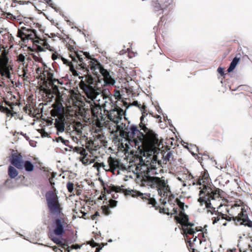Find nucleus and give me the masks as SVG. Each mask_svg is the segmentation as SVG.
Instances as JSON below:
<instances>
[{
    "label": "nucleus",
    "mask_w": 252,
    "mask_h": 252,
    "mask_svg": "<svg viewBox=\"0 0 252 252\" xmlns=\"http://www.w3.org/2000/svg\"><path fill=\"white\" fill-rule=\"evenodd\" d=\"M67 48L70 52V58L74 63H80L79 66L81 68H90L91 73L99 82H103L104 86L114 85L116 81L113 76V72L105 69L98 60L92 58L89 52L79 50L70 44Z\"/></svg>",
    "instance_id": "obj_1"
},
{
    "label": "nucleus",
    "mask_w": 252,
    "mask_h": 252,
    "mask_svg": "<svg viewBox=\"0 0 252 252\" xmlns=\"http://www.w3.org/2000/svg\"><path fill=\"white\" fill-rule=\"evenodd\" d=\"M192 179H193V184L196 185H202V188L200 187L199 198L198 201L202 205L205 204L206 208L211 209L214 212L212 214H215L217 216L212 218L213 223H217L221 218H224V215L221 213L216 211V208L214 207L211 202V200H215L220 199V194L221 190L215 187L211 182L209 175L208 173L201 172L199 177H194L191 174L189 175Z\"/></svg>",
    "instance_id": "obj_2"
},
{
    "label": "nucleus",
    "mask_w": 252,
    "mask_h": 252,
    "mask_svg": "<svg viewBox=\"0 0 252 252\" xmlns=\"http://www.w3.org/2000/svg\"><path fill=\"white\" fill-rule=\"evenodd\" d=\"M45 197L50 212L57 216L53 220V229L49 233L54 234L58 237H62L65 233V222L64 219L60 217L62 209L58 196L53 190H49L46 192Z\"/></svg>",
    "instance_id": "obj_3"
},
{
    "label": "nucleus",
    "mask_w": 252,
    "mask_h": 252,
    "mask_svg": "<svg viewBox=\"0 0 252 252\" xmlns=\"http://www.w3.org/2000/svg\"><path fill=\"white\" fill-rule=\"evenodd\" d=\"M79 78L82 79L79 84V87L83 93L94 103H98V104H100L99 102L100 98L98 97L99 96L102 97V95L100 94L95 89L93 78L92 76L90 77L81 76Z\"/></svg>",
    "instance_id": "obj_4"
},
{
    "label": "nucleus",
    "mask_w": 252,
    "mask_h": 252,
    "mask_svg": "<svg viewBox=\"0 0 252 252\" xmlns=\"http://www.w3.org/2000/svg\"><path fill=\"white\" fill-rule=\"evenodd\" d=\"M157 174L156 169H151L149 167H147L145 170L141 171L139 176H141V184L143 186H147L153 189L158 188L161 180L159 177L152 176Z\"/></svg>",
    "instance_id": "obj_5"
},
{
    "label": "nucleus",
    "mask_w": 252,
    "mask_h": 252,
    "mask_svg": "<svg viewBox=\"0 0 252 252\" xmlns=\"http://www.w3.org/2000/svg\"><path fill=\"white\" fill-rule=\"evenodd\" d=\"M140 130H143L146 134L149 144L153 147H158L160 143L158 138V135L153 130L148 128L145 124V121H141L139 125Z\"/></svg>",
    "instance_id": "obj_6"
},
{
    "label": "nucleus",
    "mask_w": 252,
    "mask_h": 252,
    "mask_svg": "<svg viewBox=\"0 0 252 252\" xmlns=\"http://www.w3.org/2000/svg\"><path fill=\"white\" fill-rule=\"evenodd\" d=\"M119 190L121 192L124 193L126 195H131L132 197H140L144 201L147 202L148 204H153V202L155 200H153L150 197V193H143L139 191L131 189H126L125 186H122L120 188Z\"/></svg>",
    "instance_id": "obj_7"
},
{
    "label": "nucleus",
    "mask_w": 252,
    "mask_h": 252,
    "mask_svg": "<svg viewBox=\"0 0 252 252\" xmlns=\"http://www.w3.org/2000/svg\"><path fill=\"white\" fill-rule=\"evenodd\" d=\"M61 57V60L63 61V64L67 65L69 67V69L70 71H71L73 75H79V72H78L76 70H75V68L78 69H83V70H86L88 72L91 71L90 68H81L79 66L80 63H74L72 59H71V61H70L69 60L63 58V56H60Z\"/></svg>",
    "instance_id": "obj_8"
},
{
    "label": "nucleus",
    "mask_w": 252,
    "mask_h": 252,
    "mask_svg": "<svg viewBox=\"0 0 252 252\" xmlns=\"http://www.w3.org/2000/svg\"><path fill=\"white\" fill-rule=\"evenodd\" d=\"M233 220L236 222H240L241 225H244L252 228V221L249 219L247 213L246 211H243V209H242V211L238 214V217H233Z\"/></svg>",
    "instance_id": "obj_9"
},
{
    "label": "nucleus",
    "mask_w": 252,
    "mask_h": 252,
    "mask_svg": "<svg viewBox=\"0 0 252 252\" xmlns=\"http://www.w3.org/2000/svg\"><path fill=\"white\" fill-rule=\"evenodd\" d=\"M23 157L20 153H12L10 156L9 161L12 165L18 169H22V164L24 162Z\"/></svg>",
    "instance_id": "obj_10"
},
{
    "label": "nucleus",
    "mask_w": 252,
    "mask_h": 252,
    "mask_svg": "<svg viewBox=\"0 0 252 252\" xmlns=\"http://www.w3.org/2000/svg\"><path fill=\"white\" fill-rule=\"evenodd\" d=\"M23 42L26 43H28L29 40H31L34 43L41 44L43 41V39L41 38L37 34L36 30L32 32H30L28 34L23 38L21 39Z\"/></svg>",
    "instance_id": "obj_11"
},
{
    "label": "nucleus",
    "mask_w": 252,
    "mask_h": 252,
    "mask_svg": "<svg viewBox=\"0 0 252 252\" xmlns=\"http://www.w3.org/2000/svg\"><path fill=\"white\" fill-rule=\"evenodd\" d=\"M48 237L54 243L60 247L64 248L65 247L67 246V244H66L65 243L63 242V240L64 241L65 240L63 236L58 237L54 234L48 233Z\"/></svg>",
    "instance_id": "obj_12"
},
{
    "label": "nucleus",
    "mask_w": 252,
    "mask_h": 252,
    "mask_svg": "<svg viewBox=\"0 0 252 252\" xmlns=\"http://www.w3.org/2000/svg\"><path fill=\"white\" fill-rule=\"evenodd\" d=\"M151 6L153 12L157 15L163 13L164 8L161 6L158 0H151Z\"/></svg>",
    "instance_id": "obj_13"
},
{
    "label": "nucleus",
    "mask_w": 252,
    "mask_h": 252,
    "mask_svg": "<svg viewBox=\"0 0 252 252\" xmlns=\"http://www.w3.org/2000/svg\"><path fill=\"white\" fill-rule=\"evenodd\" d=\"M35 30L32 28L30 26V28H28L24 26H21L18 28L17 32V36L20 39H23V38L28 34L30 32H32Z\"/></svg>",
    "instance_id": "obj_14"
},
{
    "label": "nucleus",
    "mask_w": 252,
    "mask_h": 252,
    "mask_svg": "<svg viewBox=\"0 0 252 252\" xmlns=\"http://www.w3.org/2000/svg\"><path fill=\"white\" fill-rule=\"evenodd\" d=\"M54 125L57 129V135H59L60 133H62L64 131L65 122L63 120L56 119Z\"/></svg>",
    "instance_id": "obj_15"
},
{
    "label": "nucleus",
    "mask_w": 252,
    "mask_h": 252,
    "mask_svg": "<svg viewBox=\"0 0 252 252\" xmlns=\"http://www.w3.org/2000/svg\"><path fill=\"white\" fill-rule=\"evenodd\" d=\"M241 60V55L240 54H237L235 57L232 59L230 63V64L228 67L227 71L228 72H232L236 67L238 63Z\"/></svg>",
    "instance_id": "obj_16"
},
{
    "label": "nucleus",
    "mask_w": 252,
    "mask_h": 252,
    "mask_svg": "<svg viewBox=\"0 0 252 252\" xmlns=\"http://www.w3.org/2000/svg\"><path fill=\"white\" fill-rule=\"evenodd\" d=\"M174 219L177 223L182 225H184V223L185 224L189 220V216L185 212L180 214V215L177 214L174 217Z\"/></svg>",
    "instance_id": "obj_17"
},
{
    "label": "nucleus",
    "mask_w": 252,
    "mask_h": 252,
    "mask_svg": "<svg viewBox=\"0 0 252 252\" xmlns=\"http://www.w3.org/2000/svg\"><path fill=\"white\" fill-rule=\"evenodd\" d=\"M167 199L168 204L171 206V207L172 208V210H171V211L172 212V213H171V215L178 214V208L175 207V206L176 204H177V203L178 202L180 199L178 198H176L175 199Z\"/></svg>",
    "instance_id": "obj_18"
},
{
    "label": "nucleus",
    "mask_w": 252,
    "mask_h": 252,
    "mask_svg": "<svg viewBox=\"0 0 252 252\" xmlns=\"http://www.w3.org/2000/svg\"><path fill=\"white\" fill-rule=\"evenodd\" d=\"M23 168H24L27 172H31L34 169V165L30 160H24L22 164V169Z\"/></svg>",
    "instance_id": "obj_19"
},
{
    "label": "nucleus",
    "mask_w": 252,
    "mask_h": 252,
    "mask_svg": "<svg viewBox=\"0 0 252 252\" xmlns=\"http://www.w3.org/2000/svg\"><path fill=\"white\" fill-rule=\"evenodd\" d=\"M15 168L11 165L8 167V175L11 179L15 178L18 175V171Z\"/></svg>",
    "instance_id": "obj_20"
},
{
    "label": "nucleus",
    "mask_w": 252,
    "mask_h": 252,
    "mask_svg": "<svg viewBox=\"0 0 252 252\" xmlns=\"http://www.w3.org/2000/svg\"><path fill=\"white\" fill-rule=\"evenodd\" d=\"M77 238V237L76 234L74 235V232L71 231L69 235L64 239V241L65 242L66 244H67V246L68 247V245L76 242Z\"/></svg>",
    "instance_id": "obj_21"
},
{
    "label": "nucleus",
    "mask_w": 252,
    "mask_h": 252,
    "mask_svg": "<svg viewBox=\"0 0 252 252\" xmlns=\"http://www.w3.org/2000/svg\"><path fill=\"white\" fill-rule=\"evenodd\" d=\"M139 129L135 125H131L129 128L128 135L131 138H134L136 133H138Z\"/></svg>",
    "instance_id": "obj_22"
},
{
    "label": "nucleus",
    "mask_w": 252,
    "mask_h": 252,
    "mask_svg": "<svg viewBox=\"0 0 252 252\" xmlns=\"http://www.w3.org/2000/svg\"><path fill=\"white\" fill-rule=\"evenodd\" d=\"M147 107L146 105L143 104L142 105V107L140 109V111H141L142 116L140 117V121H144V118L146 116L148 115L147 110Z\"/></svg>",
    "instance_id": "obj_23"
},
{
    "label": "nucleus",
    "mask_w": 252,
    "mask_h": 252,
    "mask_svg": "<svg viewBox=\"0 0 252 252\" xmlns=\"http://www.w3.org/2000/svg\"><path fill=\"white\" fill-rule=\"evenodd\" d=\"M32 20H33L32 18H27L26 17H23V20L22 21H20L19 22V26H20L22 24H23L25 25H26L28 26H29L30 27Z\"/></svg>",
    "instance_id": "obj_24"
},
{
    "label": "nucleus",
    "mask_w": 252,
    "mask_h": 252,
    "mask_svg": "<svg viewBox=\"0 0 252 252\" xmlns=\"http://www.w3.org/2000/svg\"><path fill=\"white\" fill-rule=\"evenodd\" d=\"M56 141L57 142H61L62 143H63V145H64L65 146H67V147H69L71 149L72 148V146H70L69 145V141L68 140L64 139L62 136H59L58 137H57L56 138Z\"/></svg>",
    "instance_id": "obj_25"
},
{
    "label": "nucleus",
    "mask_w": 252,
    "mask_h": 252,
    "mask_svg": "<svg viewBox=\"0 0 252 252\" xmlns=\"http://www.w3.org/2000/svg\"><path fill=\"white\" fill-rule=\"evenodd\" d=\"M5 16L7 18L10 19L11 20H17L18 21H20L22 20L21 16L19 15L17 17L15 16H14L13 14H12L10 13H6Z\"/></svg>",
    "instance_id": "obj_26"
},
{
    "label": "nucleus",
    "mask_w": 252,
    "mask_h": 252,
    "mask_svg": "<svg viewBox=\"0 0 252 252\" xmlns=\"http://www.w3.org/2000/svg\"><path fill=\"white\" fill-rule=\"evenodd\" d=\"M12 3L11 4V6L12 7H16V5H14V3H18L19 4H28L30 3L31 2L30 1H23V0H12Z\"/></svg>",
    "instance_id": "obj_27"
},
{
    "label": "nucleus",
    "mask_w": 252,
    "mask_h": 252,
    "mask_svg": "<svg viewBox=\"0 0 252 252\" xmlns=\"http://www.w3.org/2000/svg\"><path fill=\"white\" fill-rule=\"evenodd\" d=\"M102 213L104 215L108 216L111 214V211L109 207L107 205H103L101 206Z\"/></svg>",
    "instance_id": "obj_28"
},
{
    "label": "nucleus",
    "mask_w": 252,
    "mask_h": 252,
    "mask_svg": "<svg viewBox=\"0 0 252 252\" xmlns=\"http://www.w3.org/2000/svg\"><path fill=\"white\" fill-rule=\"evenodd\" d=\"M1 76L5 77V78L11 79V75L9 69H5L1 73Z\"/></svg>",
    "instance_id": "obj_29"
},
{
    "label": "nucleus",
    "mask_w": 252,
    "mask_h": 252,
    "mask_svg": "<svg viewBox=\"0 0 252 252\" xmlns=\"http://www.w3.org/2000/svg\"><path fill=\"white\" fill-rule=\"evenodd\" d=\"M12 179H7L4 182V185L9 189H13L14 188V186L12 184Z\"/></svg>",
    "instance_id": "obj_30"
},
{
    "label": "nucleus",
    "mask_w": 252,
    "mask_h": 252,
    "mask_svg": "<svg viewBox=\"0 0 252 252\" xmlns=\"http://www.w3.org/2000/svg\"><path fill=\"white\" fill-rule=\"evenodd\" d=\"M67 189L69 192H72L74 189V184L71 182H68L66 184Z\"/></svg>",
    "instance_id": "obj_31"
},
{
    "label": "nucleus",
    "mask_w": 252,
    "mask_h": 252,
    "mask_svg": "<svg viewBox=\"0 0 252 252\" xmlns=\"http://www.w3.org/2000/svg\"><path fill=\"white\" fill-rule=\"evenodd\" d=\"M178 207H179L180 208V214H182V213H184L185 212H184V207H185V203L181 202L180 201V200H179L178 202L177 203V204Z\"/></svg>",
    "instance_id": "obj_32"
},
{
    "label": "nucleus",
    "mask_w": 252,
    "mask_h": 252,
    "mask_svg": "<svg viewBox=\"0 0 252 252\" xmlns=\"http://www.w3.org/2000/svg\"><path fill=\"white\" fill-rule=\"evenodd\" d=\"M25 57L22 54H20L17 56V61L19 63H25Z\"/></svg>",
    "instance_id": "obj_33"
},
{
    "label": "nucleus",
    "mask_w": 252,
    "mask_h": 252,
    "mask_svg": "<svg viewBox=\"0 0 252 252\" xmlns=\"http://www.w3.org/2000/svg\"><path fill=\"white\" fill-rule=\"evenodd\" d=\"M172 155V151L168 152L164 156V160L166 161H170Z\"/></svg>",
    "instance_id": "obj_34"
},
{
    "label": "nucleus",
    "mask_w": 252,
    "mask_h": 252,
    "mask_svg": "<svg viewBox=\"0 0 252 252\" xmlns=\"http://www.w3.org/2000/svg\"><path fill=\"white\" fill-rule=\"evenodd\" d=\"M63 105L62 104L58 105L55 108V111L58 114H61L63 113Z\"/></svg>",
    "instance_id": "obj_35"
},
{
    "label": "nucleus",
    "mask_w": 252,
    "mask_h": 252,
    "mask_svg": "<svg viewBox=\"0 0 252 252\" xmlns=\"http://www.w3.org/2000/svg\"><path fill=\"white\" fill-rule=\"evenodd\" d=\"M197 238V236H195V237L193 238L192 242H191V239H189L187 241V245H188V246H189V247L191 249H192V244H193V243H194L196 241Z\"/></svg>",
    "instance_id": "obj_36"
},
{
    "label": "nucleus",
    "mask_w": 252,
    "mask_h": 252,
    "mask_svg": "<svg viewBox=\"0 0 252 252\" xmlns=\"http://www.w3.org/2000/svg\"><path fill=\"white\" fill-rule=\"evenodd\" d=\"M174 0H167L166 1L164 4H163V8L165 9L166 7H167L168 6H170L171 4H172L173 3Z\"/></svg>",
    "instance_id": "obj_37"
},
{
    "label": "nucleus",
    "mask_w": 252,
    "mask_h": 252,
    "mask_svg": "<svg viewBox=\"0 0 252 252\" xmlns=\"http://www.w3.org/2000/svg\"><path fill=\"white\" fill-rule=\"evenodd\" d=\"M109 205L110 206V207L111 208H114L115 207H116L117 205V201H116L115 200H113V199H110L109 200Z\"/></svg>",
    "instance_id": "obj_38"
},
{
    "label": "nucleus",
    "mask_w": 252,
    "mask_h": 252,
    "mask_svg": "<svg viewBox=\"0 0 252 252\" xmlns=\"http://www.w3.org/2000/svg\"><path fill=\"white\" fill-rule=\"evenodd\" d=\"M190 150L191 151V152H198L199 151L198 148L195 145L190 144Z\"/></svg>",
    "instance_id": "obj_39"
},
{
    "label": "nucleus",
    "mask_w": 252,
    "mask_h": 252,
    "mask_svg": "<svg viewBox=\"0 0 252 252\" xmlns=\"http://www.w3.org/2000/svg\"><path fill=\"white\" fill-rule=\"evenodd\" d=\"M187 233L193 235V236H194V234L195 233V231L194 230V229L192 228H189L187 229L186 231Z\"/></svg>",
    "instance_id": "obj_40"
},
{
    "label": "nucleus",
    "mask_w": 252,
    "mask_h": 252,
    "mask_svg": "<svg viewBox=\"0 0 252 252\" xmlns=\"http://www.w3.org/2000/svg\"><path fill=\"white\" fill-rule=\"evenodd\" d=\"M217 71L222 76H223L225 75L224 73V68L220 66L218 67Z\"/></svg>",
    "instance_id": "obj_41"
},
{
    "label": "nucleus",
    "mask_w": 252,
    "mask_h": 252,
    "mask_svg": "<svg viewBox=\"0 0 252 252\" xmlns=\"http://www.w3.org/2000/svg\"><path fill=\"white\" fill-rule=\"evenodd\" d=\"M166 196V197L167 198V197L168 196V197L167 199H175L174 198H175V195L174 194H173L172 193H170V194L168 195V193L167 192H164V194H163V196Z\"/></svg>",
    "instance_id": "obj_42"
},
{
    "label": "nucleus",
    "mask_w": 252,
    "mask_h": 252,
    "mask_svg": "<svg viewBox=\"0 0 252 252\" xmlns=\"http://www.w3.org/2000/svg\"><path fill=\"white\" fill-rule=\"evenodd\" d=\"M183 142L184 143V144H183V145H184V147H185L186 148H187L190 151V152L191 153V154L194 157H196V155H195V153H194L193 152H191V151L190 150V147H189L188 146V144L187 143H186V142H184V141H183Z\"/></svg>",
    "instance_id": "obj_43"
},
{
    "label": "nucleus",
    "mask_w": 252,
    "mask_h": 252,
    "mask_svg": "<svg viewBox=\"0 0 252 252\" xmlns=\"http://www.w3.org/2000/svg\"><path fill=\"white\" fill-rule=\"evenodd\" d=\"M170 210V209L169 208H163L162 209L161 212L166 214L167 215H171V213H172V211H171V212H169Z\"/></svg>",
    "instance_id": "obj_44"
},
{
    "label": "nucleus",
    "mask_w": 252,
    "mask_h": 252,
    "mask_svg": "<svg viewBox=\"0 0 252 252\" xmlns=\"http://www.w3.org/2000/svg\"><path fill=\"white\" fill-rule=\"evenodd\" d=\"M60 55H59L57 53L55 52L52 54V58L53 60H56L58 58H59L61 59Z\"/></svg>",
    "instance_id": "obj_45"
},
{
    "label": "nucleus",
    "mask_w": 252,
    "mask_h": 252,
    "mask_svg": "<svg viewBox=\"0 0 252 252\" xmlns=\"http://www.w3.org/2000/svg\"><path fill=\"white\" fill-rule=\"evenodd\" d=\"M133 105L138 107L139 109L142 107V105L137 100H135L133 102Z\"/></svg>",
    "instance_id": "obj_46"
},
{
    "label": "nucleus",
    "mask_w": 252,
    "mask_h": 252,
    "mask_svg": "<svg viewBox=\"0 0 252 252\" xmlns=\"http://www.w3.org/2000/svg\"><path fill=\"white\" fill-rule=\"evenodd\" d=\"M247 87L244 85H240L237 88L232 89V91H236V90H245V88Z\"/></svg>",
    "instance_id": "obj_47"
},
{
    "label": "nucleus",
    "mask_w": 252,
    "mask_h": 252,
    "mask_svg": "<svg viewBox=\"0 0 252 252\" xmlns=\"http://www.w3.org/2000/svg\"><path fill=\"white\" fill-rule=\"evenodd\" d=\"M35 24V23L34 24ZM42 25L39 23L35 24V28H38L40 32H44V30L42 29Z\"/></svg>",
    "instance_id": "obj_48"
},
{
    "label": "nucleus",
    "mask_w": 252,
    "mask_h": 252,
    "mask_svg": "<svg viewBox=\"0 0 252 252\" xmlns=\"http://www.w3.org/2000/svg\"><path fill=\"white\" fill-rule=\"evenodd\" d=\"M82 246V245H79V244H78L72 245L71 246V247H72L73 249H76V250L78 249H80Z\"/></svg>",
    "instance_id": "obj_49"
},
{
    "label": "nucleus",
    "mask_w": 252,
    "mask_h": 252,
    "mask_svg": "<svg viewBox=\"0 0 252 252\" xmlns=\"http://www.w3.org/2000/svg\"><path fill=\"white\" fill-rule=\"evenodd\" d=\"M194 223H191V222H190L189 221V220L188 221H187V222L184 224V225L185 226V227H189V226H190V227L194 226Z\"/></svg>",
    "instance_id": "obj_50"
},
{
    "label": "nucleus",
    "mask_w": 252,
    "mask_h": 252,
    "mask_svg": "<svg viewBox=\"0 0 252 252\" xmlns=\"http://www.w3.org/2000/svg\"><path fill=\"white\" fill-rule=\"evenodd\" d=\"M98 216H99V214L98 212L96 211L95 212V213L94 215L91 216V219L93 220H94Z\"/></svg>",
    "instance_id": "obj_51"
},
{
    "label": "nucleus",
    "mask_w": 252,
    "mask_h": 252,
    "mask_svg": "<svg viewBox=\"0 0 252 252\" xmlns=\"http://www.w3.org/2000/svg\"><path fill=\"white\" fill-rule=\"evenodd\" d=\"M138 135H140V138L141 139V140L145 137V135H146L145 133H144V132H141L140 130H139V131L138 132Z\"/></svg>",
    "instance_id": "obj_52"
},
{
    "label": "nucleus",
    "mask_w": 252,
    "mask_h": 252,
    "mask_svg": "<svg viewBox=\"0 0 252 252\" xmlns=\"http://www.w3.org/2000/svg\"><path fill=\"white\" fill-rule=\"evenodd\" d=\"M99 244L94 242V241H93L91 243H90V245L93 248H94V247H97L99 246Z\"/></svg>",
    "instance_id": "obj_53"
},
{
    "label": "nucleus",
    "mask_w": 252,
    "mask_h": 252,
    "mask_svg": "<svg viewBox=\"0 0 252 252\" xmlns=\"http://www.w3.org/2000/svg\"><path fill=\"white\" fill-rule=\"evenodd\" d=\"M51 248H52L53 250L55 252H58V251H60L61 252H63V250H61L60 248H59L57 246H53V247H51Z\"/></svg>",
    "instance_id": "obj_54"
},
{
    "label": "nucleus",
    "mask_w": 252,
    "mask_h": 252,
    "mask_svg": "<svg viewBox=\"0 0 252 252\" xmlns=\"http://www.w3.org/2000/svg\"><path fill=\"white\" fill-rule=\"evenodd\" d=\"M156 108L157 111H158V112L159 114H162L163 113H162V109H161V108L160 107V106L159 105L156 106Z\"/></svg>",
    "instance_id": "obj_55"
},
{
    "label": "nucleus",
    "mask_w": 252,
    "mask_h": 252,
    "mask_svg": "<svg viewBox=\"0 0 252 252\" xmlns=\"http://www.w3.org/2000/svg\"><path fill=\"white\" fill-rule=\"evenodd\" d=\"M48 77L49 80H50L51 81H53V80L54 79L53 78V73L49 72L48 74Z\"/></svg>",
    "instance_id": "obj_56"
},
{
    "label": "nucleus",
    "mask_w": 252,
    "mask_h": 252,
    "mask_svg": "<svg viewBox=\"0 0 252 252\" xmlns=\"http://www.w3.org/2000/svg\"><path fill=\"white\" fill-rule=\"evenodd\" d=\"M27 66L26 67L23 68V72L24 76H26L27 75Z\"/></svg>",
    "instance_id": "obj_57"
},
{
    "label": "nucleus",
    "mask_w": 252,
    "mask_h": 252,
    "mask_svg": "<svg viewBox=\"0 0 252 252\" xmlns=\"http://www.w3.org/2000/svg\"><path fill=\"white\" fill-rule=\"evenodd\" d=\"M162 115H163V120L164 121H168V117H167V116L166 115V114H164V113H162Z\"/></svg>",
    "instance_id": "obj_58"
},
{
    "label": "nucleus",
    "mask_w": 252,
    "mask_h": 252,
    "mask_svg": "<svg viewBox=\"0 0 252 252\" xmlns=\"http://www.w3.org/2000/svg\"><path fill=\"white\" fill-rule=\"evenodd\" d=\"M168 123L170 127H174L173 126L172 124V121L170 119H168Z\"/></svg>",
    "instance_id": "obj_59"
},
{
    "label": "nucleus",
    "mask_w": 252,
    "mask_h": 252,
    "mask_svg": "<svg viewBox=\"0 0 252 252\" xmlns=\"http://www.w3.org/2000/svg\"><path fill=\"white\" fill-rule=\"evenodd\" d=\"M45 35H48L50 38L54 37L56 36L55 34L54 33H51L50 35H49L48 34H45Z\"/></svg>",
    "instance_id": "obj_60"
},
{
    "label": "nucleus",
    "mask_w": 252,
    "mask_h": 252,
    "mask_svg": "<svg viewBox=\"0 0 252 252\" xmlns=\"http://www.w3.org/2000/svg\"><path fill=\"white\" fill-rule=\"evenodd\" d=\"M30 144L32 147H34L36 146V143L34 141L30 142Z\"/></svg>",
    "instance_id": "obj_61"
},
{
    "label": "nucleus",
    "mask_w": 252,
    "mask_h": 252,
    "mask_svg": "<svg viewBox=\"0 0 252 252\" xmlns=\"http://www.w3.org/2000/svg\"><path fill=\"white\" fill-rule=\"evenodd\" d=\"M112 197L115 199H116L118 197V194L117 193H114L112 195Z\"/></svg>",
    "instance_id": "obj_62"
},
{
    "label": "nucleus",
    "mask_w": 252,
    "mask_h": 252,
    "mask_svg": "<svg viewBox=\"0 0 252 252\" xmlns=\"http://www.w3.org/2000/svg\"><path fill=\"white\" fill-rule=\"evenodd\" d=\"M11 104V103L10 102L6 101V100L5 101V104L6 105H7L8 106H10Z\"/></svg>",
    "instance_id": "obj_63"
},
{
    "label": "nucleus",
    "mask_w": 252,
    "mask_h": 252,
    "mask_svg": "<svg viewBox=\"0 0 252 252\" xmlns=\"http://www.w3.org/2000/svg\"><path fill=\"white\" fill-rule=\"evenodd\" d=\"M198 154H199V155H202V156H205V157H207V158H209V156L207 154H201V153H199V152H198Z\"/></svg>",
    "instance_id": "obj_64"
}]
</instances>
